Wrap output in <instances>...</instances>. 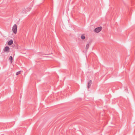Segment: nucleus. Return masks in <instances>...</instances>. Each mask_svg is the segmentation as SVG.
Returning a JSON list of instances; mask_svg holds the SVG:
<instances>
[{"mask_svg": "<svg viewBox=\"0 0 135 135\" xmlns=\"http://www.w3.org/2000/svg\"><path fill=\"white\" fill-rule=\"evenodd\" d=\"M17 26L16 24H15L12 27V31L13 32L16 34L17 33Z\"/></svg>", "mask_w": 135, "mask_h": 135, "instance_id": "1", "label": "nucleus"}, {"mask_svg": "<svg viewBox=\"0 0 135 135\" xmlns=\"http://www.w3.org/2000/svg\"><path fill=\"white\" fill-rule=\"evenodd\" d=\"M102 28V27H97L95 29L94 31L95 32L98 33L101 31Z\"/></svg>", "mask_w": 135, "mask_h": 135, "instance_id": "2", "label": "nucleus"}, {"mask_svg": "<svg viewBox=\"0 0 135 135\" xmlns=\"http://www.w3.org/2000/svg\"><path fill=\"white\" fill-rule=\"evenodd\" d=\"M9 50V48L8 46H6L5 47L4 51L6 52H8Z\"/></svg>", "mask_w": 135, "mask_h": 135, "instance_id": "3", "label": "nucleus"}, {"mask_svg": "<svg viewBox=\"0 0 135 135\" xmlns=\"http://www.w3.org/2000/svg\"><path fill=\"white\" fill-rule=\"evenodd\" d=\"M92 81L91 80H90L89 81L88 84V88L89 89L91 86V85L92 84Z\"/></svg>", "mask_w": 135, "mask_h": 135, "instance_id": "4", "label": "nucleus"}, {"mask_svg": "<svg viewBox=\"0 0 135 135\" xmlns=\"http://www.w3.org/2000/svg\"><path fill=\"white\" fill-rule=\"evenodd\" d=\"M13 43V41L12 40H11L9 41L8 42L7 44L8 45H11Z\"/></svg>", "mask_w": 135, "mask_h": 135, "instance_id": "5", "label": "nucleus"}, {"mask_svg": "<svg viewBox=\"0 0 135 135\" xmlns=\"http://www.w3.org/2000/svg\"><path fill=\"white\" fill-rule=\"evenodd\" d=\"M85 37L84 35L83 34L81 35V39H82V40H84V39H85Z\"/></svg>", "mask_w": 135, "mask_h": 135, "instance_id": "6", "label": "nucleus"}, {"mask_svg": "<svg viewBox=\"0 0 135 135\" xmlns=\"http://www.w3.org/2000/svg\"><path fill=\"white\" fill-rule=\"evenodd\" d=\"M9 59L11 61V62L12 63V61L13 60V57H12V56H10L9 58Z\"/></svg>", "mask_w": 135, "mask_h": 135, "instance_id": "7", "label": "nucleus"}, {"mask_svg": "<svg viewBox=\"0 0 135 135\" xmlns=\"http://www.w3.org/2000/svg\"><path fill=\"white\" fill-rule=\"evenodd\" d=\"M89 47V44H87L86 46V49L87 50Z\"/></svg>", "mask_w": 135, "mask_h": 135, "instance_id": "8", "label": "nucleus"}, {"mask_svg": "<svg viewBox=\"0 0 135 135\" xmlns=\"http://www.w3.org/2000/svg\"><path fill=\"white\" fill-rule=\"evenodd\" d=\"M21 72V71H19L18 72H17L16 73V75H18L20 74Z\"/></svg>", "mask_w": 135, "mask_h": 135, "instance_id": "9", "label": "nucleus"}, {"mask_svg": "<svg viewBox=\"0 0 135 135\" xmlns=\"http://www.w3.org/2000/svg\"><path fill=\"white\" fill-rule=\"evenodd\" d=\"M29 10H30L31 9V8H29Z\"/></svg>", "mask_w": 135, "mask_h": 135, "instance_id": "10", "label": "nucleus"}]
</instances>
